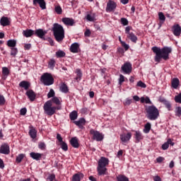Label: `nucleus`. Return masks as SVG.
<instances>
[{"label": "nucleus", "mask_w": 181, "mask_h": 181, "mask_svg": "<svg viewBox=\"0 0 181 181\" xmlns=\"http://www.w3.org/2000/svg\"><path fill=\"white\" fill-rule=\"evenodd\" d=\"M24 157L25 156L23 154H19L16 159V162H18V163H21Z\"/></svg>", "instance_id": "nucleus-47"}, {"label": "nucleus", "mask_w": 181, "mask_h": 181, "mask_svg": "<svg viewBox=\"0 0 181 181\" xmlns=\"http://www.w3.org/2000/svg\"><path fill=\"white\" fill-rule=\"evenodd\" d=\"M80 49V45L77 42H74L71 45L70 50L71 53H78Z\"/></svg>", "instance_id": "nucleus-20"}, {"label": "nucleus", "mask_w": 181, "mask_h": 181, "mask_svg": "<svg viewBox=\"0 0 181 181\" xmlns=\"http://www.w3.org/2000/svg\"><path fill=\"white\" fill-rule=\"evenodd\" d=\"M110 163V160L105 157H101L100 160H98V173L99 176H101L103 175H105V172H107V168L106 166H108Z\"/></svg>", "instance_id": "nucleus-4"}, {"label": "nucleus", "mask_w": 181, "mask_h": 181, "mask_svg": "<svg viewBox=\"0 0 181 181\" xmlns=\"http://www.w3.org/2000/svg\"><path fill=\"white\" fill-rule=\"evenodd\" d=\"M117 181H129V179L125 175H119L117 177Z\"/></svg>", "instance_id": "nucleus-40"}, {"label": "nucleus", "mask_w": 181, "mask_h": 181, "mask_svg": "<svg viewBox=\"0 0 181 181\" xmlns=\"http://www.w3.org/2000/svg\"><path fill=\"white\" fill-rule=\"evenodd\" d=\"M61 145V148L63 151H68L69 147L67 146V144H66V142L62 141V143H60Z\"/></svg>", "instance_id": "nucleus-45"}, {"label": "nucleus", "mask_w": 181, "mask_h": 181, "mask_svg": "<svg viewBox=\"0 0 181 181\" xmlns=\"http://www.w3.org/2000/svg\"><path fill=\"white\" fill-rule=\"evenodd\" d=\"M83 177H84V175L83 173H77L72 177V181H80Z\"/></svg>", "instance_id": "nucleus-30"}, {"label": "nucleus", "mask_w": 181, "mask_h": 181, "mask_svg": "<svg viewBox=\"0 0 181 181\" xmlns=\"http://www.w3.org/2000/svg\"><path fill=\"white\" fill-rule=\"evenodd\" d=\"M9 146L8 144H2L0 147V153H3L4 155H9L10 153Z\"/></svg>", "instance_id": "nucleus-13"}, {"label": "nucleus", "mask_w": 181, "mask_h": 181, "mask_svg": "<svg viewBox=\"0 0 181 181\" xmlns=\"http://www.w3.org/2000/svg\"><path fill=\"white\" fill-rule=\"evenodd\" d=\"M77 117H78V115L76 110L71 112L69 115V117H70V119H71V121H74L75 119H77Z\"/></svg>", "instance_id": "nucleus-38"}, {"label": "nucleus", "mask_w": 181, "mask_h": 181, "mask_svg": "<svg viewBox=\"0 0 181 181\" xmlns=\"http://www.w3.org/2000/svg\"><path fill=\"white\" fill-rule=\"evenodd\" d=\"M62 21L63 23H64V25H66L67 26H73V25H74V20H73V18H63Z\"/></svg>", "instance_id": "nucleus-19"}, {"label": "nucleus", "mask_w": 181, "mask_h": 181, "mask_svg": "<svg viewBox=\"0 0 181 181\" xmlns=\"http://www.w3.org/2000/svg\"><path fill=\"white\" fill-rule=\"evenodd\" d=\"M158 17H159V20L162 21L161 23H160V26H162V23H163L165 21H166V17H165V15L162 12H160L158 13Z\"/></svg>", "instance_id": "nucleus-37"}, {"label": "nucleus", "mask_w": 181, "mask_h": 181, "mask_svg": "<svg viewBox=\"0 0 181 181\" xmlns=\"http://www.w3.org/2000/svg\"><path fill=\"white\" fill-rule=\"evenodd\" d=\"M4 104H5V98L0 95V105H4Z\"/></svg>", "instance_id": "nucleus-59"}, {"label": "nucleus", "mask_w": 181, "mask_h": 181, "mask_svg": "<svg viewBox=\"0 0 181 181\" xmlns=\"http://www.w3.org/2000/svg\"><path fill=\"white\" fill-rule=\"evenodd\" d=\"M59 89L62 93H69V87H67V85H66L64 83L61 84Z\"/></svg>", "instance_id": "nucleus-32"}, {"label": "nucleus", "mask_w": 181, "mask_h": 181, "mask_svg": "<svg viewBox=\"0 0 181 181\" xmlns=\"http://www.w3.org/2000/svg\"><path fill=\"white\" fill-rule=\"evenodd\" d=\"M132 137V134L131 132H128L127 134L123 133L120 134V139L124 144L128 142L129 139Z\"/></svg>", "instance_id": "nucleus-12"}, {"label": "nucleus", "mask_w": 181, "mask_h": 181, "mask_svg": "<svg viewBox=\"0 0 181 181\" xmlns=\"http://www.w3.org/2000/svg\"><path fill=\"white\" fill-rule=\"evenodd\" d=\"M90 134L92 136V139L94 141H97L98 142H100L104 139V134L103 133H100L98 131H95L93 129L90 130Z\"/></svg>", "instance_id": "nucleus-7"}, {"label": "nucleus", "mask_w": 181, "mask_h": 181, "mask_svg": "<svg viewBox=\"0 0 181 181\" xmlns=\"http://www.w3.org/2000/svg\"><path fill=\"white\" fill-rule=\"evenodd\" d=\"M54 11L57 15H62V13H63V9H62V6L59 5L54 6Z\"/></svg>", "instance_id": "nucleus-41"}, {"label": "nucleus", "mask_w": 181, "mask_h": 181, "mask_svg": "<svg viewBox=\"0 0 181 181\" xmlns=\"http://www.w3.org/2000/svg\"><path fill=\"white\" fill-rule=\"evenodd\" d=\"M124 104L125 105H131V104H132V99L127 98L124 100Z\"/></svg>", "instance_id": "nucleus-56"}, {"label": "nucleus", "mask_w": 181, "mask_h": 181, "mask_svg": "<svg viewBox=\"0 0 181 181\" xmlns=\"http://www.w3.org/2000/svg\"><path fill=\"white\" fill-rule=\"evenodd\" d=\"M149 131H151V123H147L144 129V132L145 134H149Z\"/></svg>", "instance_id": "nucleus-42"}, {"label": "nucleus", "mask_w": 181, "mask_h": 181, "mask_svg": "<svg viewBox=\"0 0 181 181\" xmlns=\"http://www.w3.org/2000/svg\"><path fill=\"white\" fill-rule=\"evenodd\" d=\"M54 90L53 89H50L49 92L47 94L48 98H52V97H54Z\"/></svg>", "instance_id": "nucleus-54"}, {"label": "nucleus", "mask_w": 181, "mask_h": 181, "mask_svg": "<svg viewBox=\"0 0 181 181\" xmlns=\"http://www.w3.org/2000/svg\"><path fill=\"white\" fill-rule=\"evenodd\" d=\"M35 35L40 37V39H43L45 37V35L47 33V32L43 30L42 29H37L34 32Z\"/></svg>", "instance_id": "nucleus-18"}, {"label": "nucleus", "mask_w": 181, "mask_h": 181, "mask_svg": "<svg viewBox=\"0 0 181 181\" xmlns=\"http://www.w3.org/2000/svg\"><path fill=\"white\" fill-rule=\"evenodd\" d=\"M86 19L88 21V22H95V13H88L86 16Z\"/></svg>", "instance_id": "nucleus-24"}, {"label": "nucleus", "mask_w": 181, "mask_h": 181, "mask_svg": "<svg viewBox=\"0 0 181 181\" xmlns=\"http://www.w3.org/2000/svg\"><path fill=\"white\" fill-rule=\"evenodd\" d=\"M25 95L28 97L30 101H35V99L36 98V93H35V91L33 90H28L25 93Z\"/></svg>", "instance_id": "nucleus-16"}, {"label": "nucleus", "mask_w": 181, "mask_h": 181, "mask_svg": "<svg viewBox=\"0 0 181 181\" xmlns=\"http://www.w3.org/2000/svg\"><path fill=\"white\" fill-rule=\"evenodd\" d=\"M7 46H8V47H15V46H16V40H8L7 41Z\"/></svg>", "instance_id": "nucleus-35"}, {"label": "nucleus", "mask_w": 181, "mask_h": 181, "mask_svg": "<svg viewBox=\"0 0 181 181\" xmlns=\"http://www.w3.org/2000/svg\"><path fill=\"white\" fill-rule=\"evenodd\" d=\"M42 154L40 153L31 152L30 153V158H32L35 160H40V159H42Z\"/></svg>", "instance_id": "nucleus-23"}, {"label": "nucleus", "mask_w": 181, "mask_h": 181, "mask_svg": "<svg viewBox=\"0 0 181 181\" xmlns=\"http://www.w3.org/2000/svg\"><path fill=\"white\" fill-rule=\"evenodd\" d=\"M125 81V76L124 75L120 74L119 75V84L121 86Z\"/></svg>", "instance_id": "nucleus-53"}, {"label": "nucleus", "mask_w": 181, "mask_h": 181, "mask_svg": "<svg viewBox=\"0 0 181 181\" xmlns=\"http://www.w3.org/2000/svg\"><path fill=\"white\" fill-rule=\"evenodd\" d=\"M11 56H13V57H15V56H16V54H18V48L16 47H12L11 48Z\"/></svg>", "instance_id": "nucleus-44"}, {"label": "nucleus", "mask_w": 181, "mask_h": 181, "mask_svg": "<svg viewBox=\"0 0 181 181\" xmlns=\"http://www.w3.org/2000/svg\"><path fill=\"white\" fill-rule=\"evenodd\" d=\"M123 153H124V151L119 150V151L117 152V156L118 158H121V156H122Z\"/></svg>", "instance_id": "nucleus-63"}, {"label": "nucleus", "mask_w": 181, "mask_h": 181, "mask_svg": "<svg viewBox=\"0 0 181 181\" xmlns=\"http://www.w3.org/2000/svg\"><path fill=\"white\" fill-rule=\"evenodd\" d=\"M133 100H134V101H139L140 100V103H141V104H144V103H145L146 104H152V101H151V99L148 96H146V98L141 97V98H139V96L134 95L133 96Z\"/></svg>", "instance_id": "nucleus-10"}, {"label": "nucleus", "mask_w": 181, "mask_h": 181, "mask_svg": "<svg viewBox=\"0 0 181 181\" xmlns=\"http://www.w3.org/2000/svg\"><path fill=\"white\" fill-rule=\"evenodd\" d=\"M175 113L177 117H181V107H177Z\"/></svg>", "instance_id": "nucleus-46"}, {"label": "nucleus", "mask_w": 181, "mask_h": 181, "mask_svg": "<svg viewBox=\"0 0 181 181\" xmlns=\"http://www.w3.org/2000/svg\"><path fill=\"white\" fill-rule=\"evenodd\" d=\"M137 86L141 87V88H146V84H145V83L142 82L141 81L137 83Z\"/></svg>", "instance_id": "nucleus-52"}, {"label": "nucleus", "mask_w": 181, "mask_h": 181, "mask_svg": "<svg viewBox=\"0 0 181 181\" xmlns=\"http://www.w3.org/2000/svg\"><path fill=\"white\" fill-rule=\"evenodd\" d=\"M0 23L1 26H9V25H11V21L8 17H1L0 19Z\"/></svg>", "instance_id": "nucleus-22"}, {"label": "nucleus", "mask_w": 181, "mask_h": 181, "mask_svg": "<svg viewBox=\"0 0 181 181\" xmlns=\"http://www.w3.org/2000/svg\"><path fill=\"white\" fill-rule=\"evenodd\" d=\"M76 77L75 78V80H76V81H80L81 80V77H83V73H81V70L78 69L76 70Z\"/></svg>", "instance_id": "nucleus-33"}, {"label": "nucleus", "mask_w": 181, "mask_h": 181, "mask_svg": "<svg viewBox=\"0 0 181 181\" xmlns=\"http://www.w3.org/2000/svg\"><path fill=\"white\" fill-rule=\"evenodd\" d=\"M26 112H28L26 107H23V108L21 109V111H20L21 115H26Z\"/></svg>", "instance_id": "nucleus-58"}, {"label": "nucleus", "mask_w": 181, "mask_h": 181, "mask_svg": "<svg viewBox=\"0 0 181 181\" xmlns=\"http://www.w3.org/2000/svg\"><path fill=\"white\" fill-rule=\"evenodd\" d=\"M121 45L122 46V47L124 48V50L127 52V50H128V49H129V45L128 44H127L124 41H121Z\"/></svg>", "instance_id": "nucleus-50"}, {"label": "nucleus", "mask_w": 181, "mask_h": 181, "mask_svg": "<svg viewBox=\"0 0 181 181\" xmlns=\"http://www.w3.org/2000/svg\"><path fill=\"white\" fill-rule=\"evenodd\" d=\"M23 35L25 37H30V36L35 35V31L33 30H25L23 31Z\"/></svg>", "instance_id": "nucleus-27"}, {"label": "nucleus", "mask_w": 181, "mask_h": 181, "mask_svg": "<svg viewBox=\"0 0 181 181\" xmlns=\"http://www.w3.org/2000/svg\"><path fill=\"white\" fill-rule=\"evenodd\" d=\"M39 149H41V151H45L46 149V144L44 142H40L38 144Z\"/></svg>", "instance_id": "nucleus-48"}, {"label": "nucleus", "mask_w": 181, "mask_h": 181, "mask_svg": "<svg viewBox=\"0 0 181 181\" xmlns=\"http://www.w3.org/2000/svg\"><path fill=\"white\" fill-rule=\"evenodd\" d=\"M180 81H179V78H174L172 79L171 81V86L173 87V88H177V87H179V84H180Z\"/></svg>", "instance_id": "nucleus-28"}, {"label": "nucleus", "mask_w": 181, "mask_h": 181, "mask_svg": "<svg viewBox=\"0 0 181 181\" xmlns=\"http://www.w3.org/2000/svg\"><path fill=\"white\" fill-rule=\"evenodd\" d=\"M70 144L71 146H73V148H78V146H80V144H78V139H77V137H73L70 140Z\"/></svg>", "instance_id": "nucleus-25"}, {"label": "nucleus", "mask_w": 181, "mask_h": 181, "mask_svg": "<svg viewBox=\"0 0 181 181\" xmlns=\"http://www.w3.org/2000/svg\"><path fill=\"white\" fill-rule=\"evenodd\" d=\"M121 69L124 74H131L132 73V64L130 62L124 63Z\"/></svg>", "instance_id": "nucleus-9"}, {"label": "nucleus", "mask_w": 181, "mask_h": 181, "mask_svg": "<svg viewBox=\"0 0 181 181\" xmlns=\"http://www.w3.org/2000/svg\"><path fill=\"white\" fill-rule=\"evenodd\" d=\"M175 101L178 103V104H181V93L175 97Z\"/></svg>", "instance_id": "nucleus-51"}, {"label": "nucleus", "mask_w": 181, "mask_h": 181, "mask_svg": "<svg viewBox=\"0 0 181 181\" xmlns=\"http://www.w3.org/2000/svg\"><path fill=\"white\" fill-rule=\"evenodd\" d=\"M19 87H22V88H24V90H29V87H30V83L23 81L19 83Z\"/></svg>", "instance_id": "nucleus-26"}, {"label": "nucleus", "mask_w": 181, "mask_h": 181, "mask_svg": "<svg viewBox=\"0 0 181 181\" xmlns=\"http://www.w3.org/2000/svg\"><path fill=\"white\" fill-rule=\"evenodd\" d=\"M168 148H169V143L168 141H166L162 145V149L163 151H166L167 149H168Z\"/></svg>", "instance_id": "nucleus-57"}, {"label": "nucleus", "mask_w": 181, "mask_h": 181, "mask_svg": "<svg viewBox=\"0 0 181 181\" xmlns=\"http://www.w3.org/2000/svg\"><path fill=\"white\" fill-rule=\"evenodd\" d=\"M173 33L175 36H179L181 34V27L179 24L173 26Z\"/></svg>", "instance_id": "nucleus-15"}, {"label": "nucleus", "mask_w": 181, "mask_h": 181, "mask_svg": "<svg viewBox=\"0 0 181 181\" xmlns=\"http://www.w3.org/2000/svg\"><path fill=\"white\" fill-rule=\"evenodd\" d=\"M33 5H38L41 9H46V2L45 0H33Z\"/></svg>", "instance_id": "nucleus-17"}, {"label": "nucleus", "mask_w": 181, "mask_h": 181, "mask_svg": "<svg viewBox=\"0 0 181 181\" xmlns=\"http://www.w3.org/2000/svg\"><path fill=\"white\" fill-rule=\"evenodd\" d=\"M153 180L154 181H162V180L160 179V177L156 175L153 177Z\"/></svg>", "instance_id": "nucleus-64"}, {"label": "nucleus", "mask_w": 181, "mask_h": 181, "mask_svg": "<svg viewBox=\"0 0 181 181\" xmlns=\"http://www.w3.org/2000/svg\"><path fill=\"white\" fill-rule=\"evenodd\" d=\"M146 111L147 118L151 121H155L159 118V110L155 105L147 106Z\"/></svg>", "instance_id": "nucleus-3"}, {"label": "nucleus", "mask_w": 181, "mask_h": 181, "mask_svg": "<svg viewBox=\"0 0 181 181\" xmlns=\"http://www.w3.org/2000/svg\"><path fill=\"white\" fill-rule=\"evenodd\" d=\"M134 136L136 142H139L140 141H142V139H144V136H142V133H141V132L139 131L135 132Z\"/></svg>", "instance_id": "nucleus-29"}, {"label": "nucleus", "mask_w": 181, "mask_h": 181, "mask_svg": "<svg viewBox=\"0 0 181 181\" xmlns=\"http://www.w3.org/2000/svg\"><path fill=\"white\" fill-rule=\"evenodd\" d=\"M74 122L75 125H77V127H81V125H84V124H86V119L84 118H81L79 120Z\"/></svg>", "instance_id": "nucleus-34"}, {"label": "nucleus", "mask_w": 181, "mask_h": 181, "mask_svg": "<svg viewBox=\"0 0 181 181\" xmlns=\"http://www.w3.org/2000/svg\"><path fill=\"white\" fill-rule=\"evenodd\" d=\"M151 49L156 54L154 60L157 63H160L162 59L169 60V54L172 53V48L168 47H164L161 49L158 47H153Z\"/></svg>", "instance_id": "nucleus-1"}, {"label": "nucleus", "mask_w": 181, "mask_h": 181, "mask_svg": "<svg viewBox=\"0 0 181 181\" xmlns=\"http://www.w3.org/2000/svg\"><path fill=\"white\" fill-rule=\"evenodd\" d=\"M54 37L57 42H62L64 39V28L59 23H54L52 27Z\"/></svg>", "instance_id": "nucleus-2"}, {"label": "nucleus", "mask_w": 181, "mask_h": 181, "mask_svg": "<svg viewBox=\"0 0 181 181\" xmlns=\"http://www.w3.org/2000/svg\"><path fill=\"white\" fill-rule=\"evenodd\" d=\"M54 66H56V61L54 59H50L48 63L49 69H51V70H53V69H54Z\"/></svg>", "instance_id": "nucleus-39"}, {"label": "nucleus", "mask_w": 181, "mask_h": 181, "mask_svg": "<svg viewBox=\"0 0 181 181\" xmlns=\"http://www.w3.org/2000/svg\"><path fill=\"white\" fill-rule=\"evenodd\" d=\"M130 30H131V27L129 26L126 27L125 33L127 35V37L128 39H129V40H131V42H133V43H136L138 40V37H136V35H135V34L131 32Z\"/></svg>", "instance_id": "nucleus-8"}, {"label": "nucleus", "mask_w": 181, "mask_h": 181, "mask_svg": "<svg viewBox=\"0 0 181 181\" xmlns=\"http://www.w3.org/2000/svg\"><path fill=\"white\" fill-rule=\"evenodd\" d=\"M158 101L160 103H162L164 104L165 107L168 110V111H170V108H172V105H170V102L165 99L164 98L160 97L158 99Z\"/></svg>", "instance_id": "nucleus-14"}, {"label": "nucleus", "mask_w": 181, "mask_h": 181, "mask_svg": "<svg viewBox=\"0 0 181 181\" xmlns=\"http://www.w3.org/2000/svg\"><path fill=\"white\" fill-rule=\"evenodd\" d=\"M47 180H49V181H57V180H56V175L54 174H52V175H49L48 177H47Z\"/></svg>", "instance_id": "nucleus-49"}, {"label": "nucleus", "mask_w": 181, "mask_h": 181, "mask_svg": "<svg viewBox=\"0 0 181 181\" xmlns=\"http://www.w3.org/2000/svg\"><path fill=\"white\" fill-rule=\"evenodd\" d=\"M163 160H165V158H163V157H158L157 158H156V162L158 163H162V162H163Z\"/></svg>", "instance_id": "nucleus-61"}, {"label": "nucleus", "mask_w": 181, "mask_h": 181, "mask_svg": "<svg viewBox=\"0 0 181 181\" xmlns=\"http://www.w3.org/2000/svg\"><path fill=\"white\" fill-rule=\"evenodd\" d=\"M41 81L44 86H52L54 83V78H53L51 74L45 73L42 75Z\"/></svg>", "instance_id": "nucleus-6"}, {"label": "nucleus", "mask_w": 181, "mask_h": 181, "mask_svg": "<svg viewBox=\"0 0 181 181\" xmlns=\"http://www.w3.org/2000/svg\"><path fill=\"white\" fill-rule=\"evenodd\" d=\"M116 8L117 4H115L114 1L110 0L107 4L106 12H113V11H115Z\"/></svg>", "instance_id": "nucleus-11"}, {"label": "nucleus", "mask_w": 181, "mask_h": 181, "mask_svg": "<svg viewBox=\"0 0 181 181\" xmlns=\"http://www.w3.org/2000/svg\"><path fill=\"white\" fill-rule=\"evenodd\" d=\"M84 35L86 37H90L91 35V31H90V30H86V32L84 33Z\"/></svg>", "instance_id": "nucleus-62"}, {"label": "nucleus", "mask_w": 181, "mask_h": 181, "mask_svg": "<svg viewBox=\"0 0 181 181\" xmlns=\"http://www.w3.org/2000/svg\"><path fill=\"white\" fill-rule=\"evenodd\" d=\"M57 57H64L66 56V53L64 51L59 50L56 52Z\"/></svg>", "instance_id": "nucleus-43"}, {"label": "nucleus", "mask_w": 181, "mask_h": 181, "mask_svg": "<svg viewBox=\"0 0 181 181\" xmlns=\"http://www.w3.org/2000/svg\"><path fill=\"white\" fill-rule=\"evenodd\" d=\"M51 103H54V104H56V105H58V107H61L60 104H62V102H60V99L57 97H53L51 100Z\"/></svg>", "instance_id": "nucleus-36"}, {"label": "nucleus", "mask_w": 181, "mask_h": 181, "mask_svg": "<svg viewBox=\"0 0 181 181\" xmlns=\"http://www.w3.org/2000/svg\"><path fill=\"white\" fill-rule=\"evenodd\" d=\"M52 100L47 101L44 105V111L47 115H49L52 117V115H54V114H56L57 110H62V106H52Z\"/></svg>", "instance_id": "nucleus-5"}, {"label": "nucleus", "mask_w": 181, "mask_h": 181, "mask_svg": "<svg viewBox=\"0 0 181 181\" xmlns=\"http://www.w3.org/2000/svg\"><path fill=\"white\" fill-rule=\"evenodd\" d=\"M2 74H3L2 78L4 80H6V77H8V76H9V69H8L7 67H3L2 68Z\"/></svg>", "instance_id": "nucleus-31"}, {"label": "nucleus", "mask_w": 181, "mask_h": 181, "mask_svg": "<svg viewBox=\"0 0 181 181\" xmlns=\"http://www.w3.org/2000/svg\"><path fill=\"white\" fill-rule=\"evenodd\" d=\"M29 135L33 139H36V136L37 135V131H36V129H35L32 126H30Z\"/></svg>", "instance_id": "nucleus-21"}, {"label": "nucleus", "mask_w": 181, "mask_h": 181, "mask_svg": "<svg viewBox=\"0 0 181 181\" xmlns=\"http://www.w3.org/2000/svg\"><path fill=\"white\" fill-rule=\"evenodd\" d=\"M121 23L123 25V26H127V25H128V20L125 18H122Z\"/></svg>", "instance_id": "nucleus-55"}, {"label": "nucleus", "mask_w": 181, "mask_h": 181, "mask_svg": "<svg viewBox=\"0 0 181 181\" xmlns=\"http://www.w3.org/2000/svg\"><path fill=\"white\" fill-rule=\"evenodd\" d=\"M57 141H59V142H60V144L64 142L63 141V138L62 137V135H60V134H57Z\"/></svg>", "instance_id": "nucleus-60"}]
</instances>
